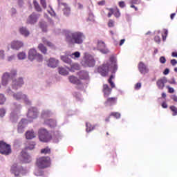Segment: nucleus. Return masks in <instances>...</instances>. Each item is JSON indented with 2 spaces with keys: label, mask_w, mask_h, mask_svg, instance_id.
I'll return each instance as SVG.
<instances>
[{
  "label": "nucleus",
  "mask_w": 177,
  "mask_h": 177,
  "mask_svg": "<svg viewBox=\"0 0 177 177\" xmlns=\"http://www.w3.org/2000/svg\"><path fill=\"white\" fill-rule=\"evenodd\" d=\"M21 171H23V167L20 165L15 163L11 167V172L14 174V175H15L16 176H19Z\"/></svg>",
  "instance_id": "nucleus-16"
},
{
  "label": "nucleus",
  "mask_w": 177,
  "mask_h": 177,
  "mask_svg": "<svg viewBox=\"0 0 177 177\" xmlns=\"http://www.w3.org/2000/svg\"><path fill=\"white\" fill-rule=\"evenodd\" d=\"M95 64L96 60L95 59V57L85 53L84 59L82 62V65L84 67H93Z\"/></svg>",
  "instance_id": "nucleus-4"
},
{
  "label": "nucleus",
  "mask_w": 177,
  "mask_h": 177,
  "mask_svg": "<svg viewBox=\"0 0 177 177\" xmlns=\"http://www.w3.org/2000/svg\"><path fill=\"white\" fill-rule=\"evenodd\" d=\"M166 88L168 89L169 93H174L175 92V89L169 86H166Z\"/></svg>",
  "instance_id": "nucleus-58"
},
{
  "label": "nucleus",
  "mask_w": 177,
  "mask_h": 177,
  "mask_svg": "<svg viewBox=\"0 0 177 177\" xmlns=\"http://www.w3.org/2000/svg\"><path fill=\"white\" fill-rule=\"evenodd\" d=\"M25 95L26 94L23 93V92L19 91L17 93H14L12 95V97L13 99H15V100L19 102V100H23V98L24 97Z\"/></svg>",
  "instance_id": "nucleus-26"
},
{
  "label": "nucleus",
  "mask_w": 177,
  "mask_h": 177,
  "mask_svg": "<svg viewBox=\"0 0 177 177\" xmlns=\"http://www.w3.org/2000/svg\"><path fill=\"white\" fill-rule=\"evenodd\" d=\"M19 32L24 37H28L30 35V30L26 27H21L19 28Z\"/></svg>",
  "instance_id": "nucleus-34"
},
{
  "label": "nucleus",
  "mask_w": 177,
  "mask_h": 177,
  "mask_svg": "<svg viewBox=\"0 0 177 177\" xmlns=\"http://www.w3.org/2000/svg\"><path fill=\"white\" fill-rule=\"evenodd\" d=\"M23 46H24V44L21 41L17 40V41H13L11 43L12 49H14L15 50H19V49H20L21 48H23Z\"/></svg>",
  "instance_id": "nucleus-18"
},
{
  "label": "nucleus",
  "mask_w": 177,
  "mask_h": 177,
  "mask_svg": "<svg viewBox=\"0 0 177 177\" xmlns=\"http://www.w3.org/2000/svg\"><path fill=\"white\" fill-rule=\"evenodd\" d=\"M111 12L113 13L115 17H120L121 16L120 9H118V8H116L115 10L111 9Z\"/></svg>",
  "instance_id": "nucleus-39"
},
{
  "label": "nucleus",
  "mask_w": 177,
  "mask_h": 177,
  "mask_svg": "<svg viewBox=\"0 0 177 177\" xmlns=\"http://www.w3.org/2000/svg\"><path fill=\"white\" fill-rule=\"evenodd\" d=\"M5 102H6V96L2 93H0V104H5Z\"/></svg>",
  "instance_id": "nucleus-44"
},
{
  "label": "nucleus",
  "mask_w": 177,
  "mask_h": 177,
  "mask_svg": "<svg viewBox=\"0 0 177 177\" xmlns=\"http://www.w3.org/2000/svg\"><path fill=\"white\" fill-rule=\"evenodd\" d=\"M25 136L27 140H31L32 139L37 138V133H35L33 129H30L25 133Z\"/></svg>",
  "instance_id": "nucleus-22"
},
{
  "label": "nucleus",
  "mask_w": 177,
  "mask_h": 177,
  "mask_svg": "<svg viewBox=\"0 0 177 177\" xmlns=\"http://www.w3.org/2000/svg\"><path fill=\"white\" fill-rule=\"evenodd\" d=\"M38 49L41 52V53H44V55H46V52H48L46 47H45V46H44L42 44H39Z\"/></svg>",
  "instance_id": "nucleus-37"
},
{
  "label": "nucleus",
  "mask_w": 177,
  "mask_h": 177,
  "mask_svg": "<svg viewBox=\"0 0 177 177\" xmlns=\"http://www.w3.org/2000/svg\"><path fill=\"white\" fill-rule=\"evenodd\" d=\"M167 82L171 84L177 85L176 81L175 80V77H172L171 80H167Z\"/></svg>",
  "instance_id": "nucleus-59"
},
{
  "label": "nucleus",
  "mask_w": 177,
  "mask_h": 177,
  "mask_svg": "<svg viewBox=\"0 0 177 177\" xmlns=\"http://www.w3.org/2000/svg\"><path fill=\"white\" fill-rule=\"evenodd\" d=\"M21 160L23 161V162H25V163L31 162L32 158H31V156L28 154V153H27L26 149L21 151Z\"/></svg>",
  "instance_id": "nucleus-17"
},
{
  "label": "nucleus",
  "mask_w": 177,
  "mask_h": 177,
  "mask_svg": "<svg viewBox=\"0 0 177 177\" xmlns=\"http://www.w3.org/2000/svg\"><path fill=\"white\" fill-rule=\"evenodd\" d=\"M42 41H43V42H44V44L45 45H48L50 48H55V45H53V44H52V42L48 41V40L46 39V38L43 37V38H42Z\"/></svg>",
  "instance_id": "nucleus-40"
},
{
  "label": "nucleus",
  "mask_w": 177,
  "mask_h": 177,
  "mask_svg": "<svg viewBox=\"0 0 177 177\" xmlns=\"http://www.w3.org/2000/svg\"><path fill=\"white\" fill-rule=\"evenodd\" d=\"M27 125H28V120H27V119H22L18 123V126H17L18 133H23L24 132V129H26Z\"/></svg>",
  "instance_id": "nucleus-12"
},
{
  "label": "nucleus",
  "mask_w": 177,
  "mask_h": 177,
  "mask_svg": "<svg viewBox=\"0 0 177 177\" xmlns=\"http://www.w3.org/2000/svg\"><path fill=\"white\" fill-rule=\"evenodd\" d=\"M34 174L35 176H43L44 172L42 171H40L39 169H35Z\"/></svg>",
  "instance_id": "nucleus-47"
},
{
  "label": "nucleus",
  "mask_w": 177,
  "mask_h": 177,
  "mask_svg": "<svg viewBox=\"0 0 177 177\" xmlns=\"http://www.w3.org/2000/svg\"><path fill=\"white\" fill-rule=\"evenodd\" d=\"M86 132H92V131H93L95 129V126H92V124H91V123L89 122H86Z\"/></svg>",
  "instance_id": "nucleus-38"
},
{
  "label": "nucleus",
  "mask_w": 177,
  "mask_h": 177,
  "mask_svg": "<svg viewBox=\"0 0 177 177\" xmlns=\"http://www.w3.org/2000/svg\"><path fill=\"white\" fill-rule=\"evenodd\" d=\"M39 139L40 142H49L52 137L47 129H40L38 131Z\"/></svg>",
  "instance_id": "nucleus-5"
},
{
  "label": "nucleus",
  "mask_w": 177,
  "mask_h": 177,
  "mask_svg": "<svg viewBox=\"0 0 177 177\" xmlns=\"http://www.w3.org/2000/svg\"><path fill=\"white\" fill-rule=\"evenodd\" d=\"M17 57H18L19 60H24V59H26V57H27V55H26V53L21 52V53H18Z\"/></svg>",
  "instance_id": "nucleus-41"
},
{
  "label": "nucleus",
  "mask_w": 177,
  "mask_h": 177,
  "mask_svg": "<svg viewBox=\"0 0 177 177\" xmlns=\"http://www.w3.org/2000/svg\"><path fill=\"white\" fill-rule=\"evenodd\" d=\"M35 147V142H31L29 145L26 147V150H34Z\"/></svg>",
  "instance_id": "nucleus-46"
},
{
  "label": "nucleus",
  "mask_w": 177,
  "mask_h": 177,
  "mask_svg": "<svg viewBox=\"0 0 177 177\" xmlns=\"http://www.w3.org/2000/svg\"><path fill=\"white\" fill-rule=\"evenodd\" d=\"M73 96L77 99V100H82V98L81 97V94L79 93H74Z\"/></svg>",
  "instance_id": "nucleus-56"
},
{
  "label": "nucleus",
  "mask_w": 177,
  "mask_h": 177,
  "mask_svg": "<svg viewBox=\"0 0 177 177\" xmlns=\"http://www.w3.org/2000/svg\"><path fill=\"white\" fill-rule=\"evenodd\" d=\"M88 20L90 21H95V17L93 16V13H90L88 16Z\"/></svg>",
  "instance_id": "nucleus-60"
},
{
  "label": "nucleus",
  "mask_w": 177,
  "mask_h": 177,
  "mask_svg": "<svg viewBox=\"0 0 177 177\" xmlns=\"http://www.w3.org/2000/svg\"><path fill=\"white\" fill-rule=\"evenodd\" d=\"M118 67L117 66V58L112 55L109 58V62H106L102 66L97 68V73L102 75V77H106L109 74V71L112 70V73L114 74L117 71Z\"/></svg>",
  "instance_id": "nucleus-2"
},
{
  "label": "nucleus",
  "mask_w": 177,
  "mask_h": 177,
  "mask_svg": "<svg viewBox=\"0 0 177 177\" xmlns=\"http://www.w3.org/2000/svg\"><path fill=\"white\" fill-rule=\"evenodd\" d=\"M10 121L15 124L19 121V113L16 112H11L10 115Z\"/></svg>",
  "instance_id": "nucleus-32"
},
{
  "label": "nucleus",
  "mask_w": 177,
  "mask_h": 177,
  "mask_svg": "<svg viewBox=\"0 0 177 177\" xmlns=\"http://www.w3.org/2000/svg\"><path fill=\"white\" fill-rule=\"evenodd\" d=\"M68 80L71 84H74L75 85H77L76 88L77 89H84V84L81 83V80H78L77 77L71 75L68 77Z\"/></svg>",
  "instance_id": "nucleus-11"
},
{
  "label": "nucleus",
  "mask_w": 177,
  "mask_h": 177,
  "mask_svg": "<svg viewBox=\"0 0 177 177\" xmlns=\"http://www.w3.org/2000/svg\"><path fill=\"white\" fill-rule=\"evenodd\" d=\"M17 77V69L12 68L8 72H5L1 75V85L8 86L10 81H13Z\"/></svg>",
  "instance_id": "nucleus-3"
},
{
  "label": "nucleus",
  "mask_w": 177,
  "mask_h": 177,
  "mask_svg": "<svg viewBox=\"0 0 177 177\" xmlns=\"http://www.w3.org/2000/svg\"><path fill=\"white\" fill-rule=\"evenodd\" d=\"M63 138V134L59 131H55L53 135V140L54 143H59V140Z\"/></svg>",
  "instance_id": "nucleus-21"
},
{
  "label": "nucleus",
  "mask_w": 177,
  "mask_h": 177,
  "mask_svg": "<svg viewBox=\"0 0 177 177\" xmlns=\"http://www.w3.org/2000/svg\"><path fill=\"white\" fill-rule=\"evenodd\" d=\"M44 124L48 125L50 128H55L57 125L56 120L53 119H45L44 120Z\"/></svg>",
  "instance_id": "nucleus-27"
},
{
  "label": "nucleus",
  "mask_w": 177,
  "mask_h": 177,
  "mask_svg": "<svg viewBox=\"0 0 177 177\" xmlns=\"http://www.w3.org/2000/svg\"><path fill=\"white\" fill-rule=\"evenodd\" d=\"M138 70L141 74H147L149 73V70L147 66L142 62H140L138 64Z\"/></svg>",
  "instance_id": "nucleus-20"
},
{
  "label": "nucleus",
  "mask_w": 177,
  "mask_h": 177,
  "mask_svg": "<svg viewBox=\"0 0 177 177\" xmlns=\"http://www.w3.org/2000/svg\"><path fill=\"white\" fill-rule=\"evenodd\" d=\"M97 49L101 52V53H103L104 55H106L107 53H110V50L106 48V44H104V41H99L97 44Z\"/></svg>",
  "instance_id": "nucleus-14"
},
{
  "label": "nucleus",
  "mask_w": 177,
  "mask_h": 177,
  "mask_svg": "<svg viewBox=\"0 0 177 177\" xmlns=\"http://www.w3.org/2000/svg\"><path fill=\"white\" fill-rule=\"evenodd\" d=\"M39 115V109L35 106H31L28 109L27 118L30 120H35Z\"/></svg>",
  "instance_id": "nucleus-7"
},
{
  "label": "nucleus",
  "mask_w": 177,
  "mask_h": 177,
  "mask_svg": "<svg viewBox=\"0 0 177 177\" xmlns=\"http://www.w3.org/2000/svg\"><path fill=\"white\" fill-rule=\"evenodd\" d=\"M39 14L33 12L32 13L27 19L26 23L27 24H35L38 19H39Z\"/></svg>",
  "instance_id": "nucleus-13"
},
{
  "label": "nucleus",
  "mask_w": 177,
  "mask_h": 177,
  "mask_svg": "<svg viewBox=\"0 0 177 177\" xmlns=\"http://www.w3.org/2000/svg\"><path fill=\"white\" fill-rule=\"evenodd\" d=\"M37 50L35 48H31L28 52V59L29 60H35V56L37 55Z\"/></svg>",
  "instance_id": "nucleus-30"
},
{
  "label": "nucleus",
  "mask_w": 177,
  "mask_h": 177,
  "mask_svg": "<svg viewBox=\"0 0 177 177\" xmlns=\"http://www.w3.org/2000/svg\"><path fill=\"white\" fill-rule=\"evenodd\" d=\"M39 24L42 31L46 32V28H48V24H46V22L41 21Z\"/></svg>",
  "instance_id": "nucleus-42"
},
{
  "label": "nucleus",
  "mask_w": 177,
  "mask_h": 177,
  "mask_svg": "<svg viewBox=\"0 0 177 177\" xmlns=\"http://www.w3.org/2000/svg\"><path fill=\"white\" fill-rule=\"evenodd\" d=\"M65 37L66 42L69 45H82L86 38L84 32L80 31H68Z\"/></svg>",
  "instance_id": "nucleus-1"
},
{
  "label": "nucleus",
  "mask_w": 177,
  "mask_h": 177,
  "mask_svg": "<svg viewBox=\"0 0 177 177\" xmlns=\"http://www.w3.org/2000/svg\"><path fill=\"white\" fill-rule=\"evenodd\" d=\"M53 115V113L49 109H45L41 111V118H48V117H51Z\"/></svg>",
  "instance_id": "nucleus-31"
},
{
  "label": "nucleus",
  "mask_w": 177,
  "mask_h": 177,
  "mask_svg": "<svg viewBox=\"0 0 177 177\" xmlns=\"http://www.w3.org/2000/svg\"><path fill=\"white\" fill-rule=\"evenodd\" d=\"M0 153L5 156H9L12 153V149L10 145L6 144L3 141H0Z\"/></svg>",
  "instance_id": "nucleus-9"
},
{
  "label": "nucleus",
  "mask_w": 177,
  "mask_h": 177,
  "mask_svg": "<svg viewBox=\"0 0 177 177\" xmlns=\"http://www.w3.org/2000/svg\"><path fill=\"white\" fill-rule=\"evenodd\" d=\"M50 10H48V13L50 15V16H54L56 17V12H55V10H53V8H52L51 6H50Z\"/></svg>",
  "instance_id": "nucleus-53"
},
{
  "label": "nucleus",
  "mask_w": 177,
  "mask_h": 177,
  "mask_svg": "<svg viewBox=\"0 0 177 177\" xmlns=\"http://www.w3.org/2000/svg\"><path fill=\"white\" fill-rule=\"evenodd\" d=\"M41 154H50V149L49 147L44 148L41 150Z\"/></svg>",
  "instance_id": "nucleus-49"
},
{
  "label": "nucleus",
  "mask_w": 177,
  "mask_h": 177,
  "mask_svg": "<svg viewBox=\"0 0 177 177\" xmlns=\"http://www.w3.org/2000/svg\"><path fill=\"white\" fill-rule=\"evenodd\" d=\"M170 109L173 111L172 115H177V108L175 106H170Z\"/></svg>",
  "instance_id": "nucleus-51"
},
{
  "label": "nucleus",
  "mask_w": 177,
  "mask_h": 177,
  "mask_svg": "<svg viewBox=\"0 0 177 177\" xmlns=\"http://www.w3.org/2000/svg\"><path fill=\"white\" fill-rule=\"evenodd\" d=\"M33 5L35 6V10L37 12H41L42 8H41V6H39V3H38L35 0L33 1Z\"/></svg>",
  "instance_id": "nucleus-43"
},
{
  "label": "nucleus",
  "mask_w": 177,
  "mask_h": 177,
  "mask_svg": "<svg viewBox=\"0 0 177 177\" xmlns=\"http://www.w3.org/2000/svg\"><path fill=\"white\" fill-rule=\"evenodd\" d=\"M0 59L1 60H3V59H5V50H0Z\"/></svg>",
  "instance_id": "nucleus-57"
},
{
  "label": "nucleus",
  "mask_w": 177,
  "mask_h": 177,
  "mask_svg": "<svg viewBox=\"0 0 177 177\" xmlns=\"http://www.w3.org/2000/svg\"><path fill=\"white\" fill-rule=\"evenodd\" d=\"M159 62L162 64H165V63L167 62V59H165V57L162 56V57H160Z\"/></svg>",
  "instance_id": "nucleus-55"
},
{
  "label": "nucleus",
  "mask_w": 177,
  "mask_h": 177,
  "mask_svg": "<svg viewBox=\"0 0 177 177\" xmlns=\"http://www.w3.org/2000/svg\"><path fill=\"white\" fill-rule=\"evenodd\" d=\"M57 1L59 8H62L64 16L68 17L71 15V8L66 3L61 2L60 0Z\"/></svg>",
  "instance_id": "nucleus-8"
},
{
  "label": "nucleus",
  "mask_w": 177,
  "mask_h": 177,
  "mask_svg": "<svg viewBox=\"0 0 177 177\" xmlns=\"http://www.w3.org/2000/svg\"><path fill=\"white\" fill-rule=\"evenodd\" d=\"M35 59L37 60V62H42V60H44V57L42 56V55L37 53L35 57Z\"/></svg>",
  "instance_id": "nucleus-48"
},
{
  "label": "nucleus",
  "mask_w": 177,
  "mask_h": 177,
  "mask_svg": "<svg viewBox=\"0 0 177 177\" xmlns=\"http://www.w3.org/2000/svg\"><path fill=\"white\" fill-rule=\"evenodd\" d=\"M111 115H113V117H115V118H121V113L118 112H112L111 113Z\"/></svg>",
  "instance_id": "nucleus-50"
},
{
  "label": "nucleus",
  "mask_w": 177,
  "mask_h": 177,
  "mask_svg": "<svg viewBox=\"0 0 177 177\" xmlns=\"http://www.w3.org/2000/svg\"><path fill=\"white\" fill-rule=\"evenodd\" d=\"M23 106H21V104L14 102L12 103V112L17 113L19 114L20 113V110H21Z\"/></svg>",
  "instance_id": "nucleus-24"
},
{
  "label": "nucleus",
  "mask_w": 177,
  "mask_h": 177,
  "mask_svg": "<svg viewBox=\"0 0 177 177\" xmlns=\"http://www.w3.org/2000/svg\"><path fill=\"white\" fill-rule=\"evenodd\" d=\"M6 93H7V95H8L9 96H13V93H15V92H13V91H12V89L10 88V87H8L6 91Z\"/></svg>",
  "instance_id": "nucleus-52"
},
{
  "label": "nucleus",
  "mask_w": 177,
  "mask_h": 177,
  "mask_svg": "<svg viewBox=\"0 0 177 177\" xmlns=\"http://www.w3.org/2000/svg\"><path fill=\"white\" fill-rule=\"evenodd\" d=\"M12 88L14 91H17V89H20L23 85H24V80H23V77H19L17 80L15 78L12 81Z\"/></svg>",
  "instance_id": "nucleus-10"
},
{
  "label": "nucleus",
  "mask_w": 177,
  "mask_h": 177,
  "mask_svg": "<svg viewBox=\"0 0 177 177\" xmlns=\"http://www.w3.org/2000/svg\"><path fill=\"white\" fill-rule=\"evenodd\" d=\"M129 3L131 5H138V3H140V0H130Z\"/></svg>",
  "instance_id": "nucleus-54"
},
{
  "label": "nucleus",
  "mask_w": 177,
  "mask_h": 177,
  "mask_svg": "<svg viewBox=\"0 0 177 177\" xmlns=\"http://www.w3.org/2000/svg\"><path fill=\"white\" fill-rule=\"evenodd\" d=\"M170 63H171V66H176V64H177V61H176V59H171V60L170 61Z\"/></svg>",
  "instance_id": "nucleus-63"
},
{
  "label": "nucleus",
  "mask_w": 177,
  "mask_h": 177,
  "mask_svg": "<svg viewBox=\"0 0 177 177\" xmlns=\"http://www.w3.org/2000/svg\"><path fill=\"white\" fill-rule=\"evenodd\" d=\"M114 21L113 19H110L108 22L109 27H114Z\"/></svg>",
  "instance_id": "nucleus-61"
},
{
  "label": "nucleus",
  "mask_w": 177,
  "mask_h": 177,
  "mask_svg": "<svg viewBox=\"0 0 177 177\" xmlns=\"http://www.w3.org/2000/svg\"><path fill=\"white\" fill-rule=\"evenodd\" d=\"M8 62H12V60H15V55H10L7 58Z\"/></svg>",
  "instance_id": "nucleus-64"
},
{
  "label": "nucleus",
  "mask_w": 177,
  "mask_h": 177,
  "mask_svg": "<svg viewBox=\"0 0 177 177\" xmlns=\"http://www.w3.org/2000/svg\"><path fill=\"white\" fill-rule=\"evenodd\" d=\"M6 115V109L2 107L0 108V118H3Z\"/></svg>",
  "instance_id": "nucleus-45"
},
{
  "label": "nucleus",
  "mask_w": 177,
  "mask_h": 177,
  "mask_svg": "<svg viewBox=\"0 0 177 177\" xmlns=\"http://www.w3.org/2000/svg\"><path fill=\"white\" fill-rule=\"evenodd\" d=\"M37 165L38 168H48L50 165V158L48 156L39 158L37 160Z\"/></svg>",
  "instance_id": "nucleus-6"
},
{
  "label": "nucleus",
  "mask_w": 177,
  "mask_h": 177,
  "mask_svg": "<svg viewBox=\"0 0 177 177\" xmlns=\"http://www.w3.org/2000/svg\"><path fill=\"white\" fill-rule=\"evenodd\" d=\"M78 75L81 80H88L89 78V73L86 71H80Z\"/></svg>",
  "instance_id": "nucleus-33"
},
{
  "label": "nucleus",
  "mask_w": 177,
  "mask_h": 177,
  "mask_svg": "<svg viewBox=\"0 0 177 177\" xmlns=\"http://www.w3.org/2000/svg\"><path fill=\"white\" fill-rule=\"evenodd\" d=\"M58 71L61 75H68V71H73V68L60 66L58 68Z\"/></svg>",
  "instance_id": "nucleus-23"
},
{
  "label": "nucleus",
  "mask_w": 177,
  "mask_h": 177,
  "mask_svg": "<svg viewBox=\"0 0 177 177\" xmlns=\"http://www.w3.org/2000/svg\"><path fill=\"white\" fill-rule=\"evenodd\" d=\"M41 5L44 9H46V1L45 0H40Z\"/></svg>",
  "instance_id": "nucleus-62"
},
{
  "label": "nucleus",
  "mask_w": 177,
  "mask_h": 177,
  "mask_svg": "<svg viewBox=\"0 0 177 177\" xmlns=\"http://www.w3.org/2000/svg\"><path fill=\"white\" fill-rule=\"evenodd\" d=\"M22 100H24V103H25L26 106H31V104H32V102L31 101V100H30L28 95L26 94L24 95V98L22 99Z\"/></svg>",
  "instance_id": "nucleus-35"
},
{
  "label": "nucleus",
  "mask_w": 177,
  "mask_h": 177,
  "mask_svg": "<svg viewBox=\"0 0 177 177\" xmlns=\"http://www.w3.org/2000/svg\"><path fill=\"white\" fill-rule=\"evenodd\" d=\"M167 82H168V79H167L166 77H162L157 80L156 85L160 91H162V89L165 88V84Z\"/></svg>",
  "instance_id": "nucleus-15"
},
{
  "label": "nucleus",
  "mask_w": 177,
  "mask_h": 177,
  "mask_svg": "<svg viewBox=\"0 0 177 177\" xmlns=\"http://www.w3.org/2000/svg\"><path fill=\"white\" fill-rule=\"evenodd\" d=\"M59 65V60L55 58H50L48 60V67H51L52 68H56Z\"/></svg>",
  "instance_id": "nucleus-25"
},
{
  "label": "nucleus",
  "mask_w": 177,
  "mask_h": 177,
  "mask_svg": "<svg viewBox=\"0 0 177 177\" xmlns=\"http://www.w3.org/2000/svg\"><path fill=\"white\" fill-rule=\"evenodd\" d=\"M61 60H62L64 63H66V64H68L69 66H71V68H74V67L77 66L76 64L73 63V61L71 60V59L68 58L67 55H62Z\"/></svg>",
  "instance_id": "nucleus-19"
},
{
  "label": "nucleus",
  "mask_w": 177,
  "mask_h": 177,
  "mask_svg": "<svg viewBox=\"0 0 177 177\" xmlns=\"http://www.w3.org/2000/svg\"><path fill=\"white\" fill-rule=\"evenodd\" d=\"M102 91H103L104 97H109V96H110V95L111 93V88H110V87H109L108 84L103 85Z\"/></svg>",
  "instance_id": "nucleus-29"
},
{
  "label": "nucleus",
  "mask_w": 177,
  "mask_h": 177,
  "mask_svg": "<svg viewBox=\"0 0 177 177\" xmlns=\"http://www.w3.org/2000/svg\"><path fill=\"white\" fill-rule=\"evenodd\" d=\"M117 103V97H109L106 101L104 102L106 106H114Z\"/></svg>",
  "instance_id": "nucleus-28"
},
{
  "label": "nucleus",
  "mask_w": 177,
  "mask_h": 177,
  "mask_svg": "<svg viewBox=\"0 0 177 177\" xmlns=\"http://www.w3.org/2000/svg\"><path fill=\"white\" fill-rule=\"evenodd\" d=\"M69 56L71 57V59L77 60V59H80L81 57V53H80V51H76L72 54H70Z\"/></svg>",
  "instance_id": "nucleus-36"
}]
</instances>
